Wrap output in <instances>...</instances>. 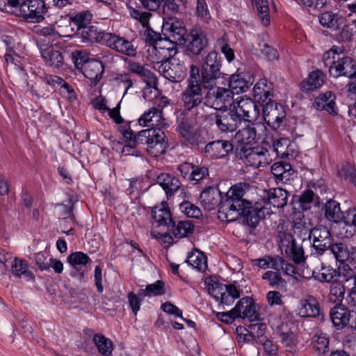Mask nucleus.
<instances>
[{"mask_svg":"<svg viewBox=\"0 0 356 356\" xmlns=\"http://www.w3.org/2000/svg\"><path fill=\"white\" fill-rule=\"evenodd\" d=\"M128 70L131 72L141 77L149 87H154L156 86V78L154 74L151 70L146 68L143 64L138 62L130 60L128 63Z\"/></svg>","mask_w":356,"mask_h":356,"instance_id":"c85d7f7f","label":"nucleus"},{"mask_svg":"<svg viewBox=\"0 0 356 356\" xmlns=\"http://www.w3.org/2000/svg\"><path fill=\"white\" fill-rule=\"evenodd\" d=\"M195 15L202 22L209 23L211 14L206 0H197Z\"/></svg>","mask_w":356,"mask_h":356,"instance_id":"864d4df0","label":"nucleus"},{"mask_svg":"<svg viewBox=\"0 0 356 356\" xmlns=\"http://www.w3.org/2000/svg\"><path fill=\"white\" fill-rule=\"evenodd\" d=\"M175 238H181L191 236L194 232V225L191 220H181L177 224L173 220L168 229Z\"/></svg>","mask_w":356,"mask_h":356,"instance_id":"c9c22d12","label":"nucleus"},{"mask_svg":"<svg viewBox=\"0 0 356 356\" xmlns=\"http://www.w3.org/2000/svg\"><path fill=\"white\" fill-rule=\"evenodd\" d=\"M314 193L310 190H306L302 193L299 198L300 207L302 210H307L310 209V204L313 202Z\"/></svg>","mask_w":356,"mask_h":356,"instance_id":"69168bd1","label":"nucleus"},{"mask_svg":"<svg viewBox=\"0 0 356 356\" xmlns=\"http://www.w3.org/2000/svg\"><path fill=\"white\" fill-rule=\"evenodd\" d=\"M77 34L81 35L83 42H99L104 45V35L108 34V32L98 31L95 26H87L80 29Z\"/></svg>","mask_w":356,"mask_h":356,"instance_id":"2f4dec72","label":"nucleus"},{"mask_svg":"<svg viewBox=\"0 0 356 356\" xmlns=\"http://www.w3.org/2000/svg\"><path fill=\"white\" fill-rule=\"evenodd\" d=\"M180 209L189 218H198L202 215L201 210L188 201L182 202L180 204Z\"/></svg>","mask_w":356,"mask_h":356,"instance_id":"13d9d810","label":"nucleus"},{"mask_svg":"<svg viewBox=\"0 0 356 356\" xmlns=\"http://www.w3.org/2000/svg\"><path fill=\"white\" fill-rule=\"evenodd\" d=\"M156 182L165 191L167 199L169 200L176 191H181L183 197H188V193L185 188L181 187V182L178 178L170 174H161L156 178Z\"/></svg>","mask_w":356,"mask_h":356,"instance_id":"a211bd4d","label":"nucleus"},{"mask_svg":"<svg viewBox=\"0 0 356 356\" xmlns=\"http://www.w3.org/2000/svg\"><path fill=\"white\" fill-rule=\"evenodd\" d=\"M200 200L204 209L211 211L219 206L222 200L221 192L217 188L209 186L201 193Z\"/></svg>","mask_w":356,"mask_h":356,"instance_id":"393cba45","label":"nucleus"},{"mask_svg":"<svg viewBox=\"0 0 356 356\" xmlns=\"http://www.w3.org/2000/svg\"><path fill=\"white\" fill-rule=\"evenodd\" d=\"M337 174L344 180L350 182V179L356 175V168L349 163H343L337 167Z\"/></svg>","mask_w":356,"mask_h":356,"instance_id":"6e6d98bb","label":"nucleus"},{"mask_svg":"<svg viewBox=\"0 0 356 356\" xmlns=\"http://www.w3.org/2000/svg\"><path fill=\"white\" fill-rule=\"evenodd\" d=\"M162 31L166 38H170L174 42L182 44L185 42L186 29L183 26L182 22L175 19H170L163 23Z\"/></svg>","mask_w":356,"mask_h":356,"instance_id":"6ab92c4d","label":"nucleus"},{"mask_svg":"<svg viewBox=\"0 0 356 356\" xmlns=\"http://www.w3.org/2000/svg\"><path fill=\"white\" fill-rule=\"evenodd\" d=\"M204 96L203 86L186 85L180 95V106L184 111H191L197 108L202 102Z\"/></svg>","mask_w":356,"mask_h":356,"instance_id":"39448f33","label":"nucleus"},{"mask_svg":"<svg viewBox=\"0 0 356 356\" xmlns=\"http://www.w3.org/2000/svg\"><path fill=\"white\" fill-rule=\"evenodd\" d=\"M262 280H268L269 285L275 289H280L285 286L286 282L278 272L268 270L262 275Z\"/></svg>","mask_w":356,"mask_h":356,"instance_id":"09e8293b","label":"nucleus"},{"mask_svg":"<svg viewBox=\"0 0 356 356\" xmlns=\"http://www.w3.org/2000/svg\"><path fill=\"white\" fill-rule=\"evenodd\" d=\"M206 99L207 104L216 110L226 109L234 104L231 90L221 87L209 88L206 95Z\"/></svg>","mask_w":356,"mask_h":356,"instance_id":"6e6552de","label":"nucleus"},{"mask_svg":"<svg viewBox=\"0 0 356 356\" xmlns=\"http://www.w3.org/2000/svg\"><path fill=\"white\" fill-rule=\"evenodd\" d=\"M229 79V86L232 94L245 92L253 83L249 74H233Z\"/></svg>","mask_w":356,"mask_h":356,"instance_id":"7c9ffc66","label":"nucleus"},{"mask_svg":"<svg viewBox=\"0 0 356 356\" xmlns=\"http://www.w3.org/2000/svg\"><path fill=\"white\" fill-rule=\"evenodd\" d=\"M337 261L340 263L346 261L350 257V251L348 245L342 242L332 243L330 248Z\"/></svg>","mask_w":356,"mask_h":356,"instance_id":"79ce46f5","label":"nucleus"},{"mask_svg":"<svg viewBox=\"0 0 356 356\" xmlns=\"http://www.w3.org/2000/svg\"><path fill=\"white\" fill-rule=\"evenodd\" d=\"M290 141L285 138L276 140L273 144V151L276 154V156H291L290 150L292 145L289 144Z\"/></svg>","mask_w":356,"mask_h":356,"instance_id":"603ef678","label":"nucleus"},{"mask_svg":"<svg viewBox=\"0 0 356 356\" xmlns=\"http://www.w3.org/2000/svg\"><path fill=\"white\" fill-rule=\"evenodd\" d=\"M150 141L148 143V152L151 154H164L166 153L167 143L165 142V135L161 129H151Z\"/></svg>","mask_w":356,"mask_h":356,"instance_id":"412c9836","label":"nucleus"},{"mask_svg":"<svg viewBox=\"0 0 356 356\" xmlns=\"http://www.w3.org/2000/svg\"><path fill=\"white\" fill-rule=\"evenodd\" d=\"M286 113L283 106L273 101L266 102L263 108V118L266 123L273 129L280 127Z\"/></svg>","mask_w":356,"mask_h":356,"instance_id":"4468645a","label":"nucleus"},{"mask_svg":"<svg viewBox=\"0 0 356 356\" xmlns=\"http://www.w3.org/2000/svg\"><path fill=\"white\" fill-rule=\"evenodd\" d=\"M329 339L326 334L317 332L312 337L311 347L318 354H324L328 351Z\"/></svg>","mask_w":356,"mask_h":356,"instance_id":"4c0bfd02","label":"nucleus"},{"mask_svg":"<svg viewBox=\"0 0 356 356\" xmlns=\"http://www.w3.org/2000/svg\"><path fill=\"white\" fill-rule=\"evenodd\" d=\"M337 275L343 277L346 281H348L356 276L355 268H353L346 261L340 263L337 270Z\"/></svg>","mask_w":356,"mask_h":356,"instance_id":"4d7b16f0","label":"nucleus"},{"mask_svg":"<svg viewBox=\"0 0 356 356\" xmlns=\"http://www.w3.org/2000/svg\"><path fill=\"white\" fill-rule=\"evenodd\" d=\"M152 218L157 223V226H167L170 228L173 218L169 209L167 202H162L159 205L153 207L152 210Z\"/></svg>","mask_w":356,"mask_h":356,"instance_id":"a878e982","label":"nucleus"},{"mask_svg":"<svg viewBox=\"0 0 356 356\" xmlns=\"http://www.w3.org/2000/svg\"><path fill=\"white\" fill-rule=\"evenodd\" d=\"M13 274L17 277L25 276L28 278L33 277V273L28 270L27 264L22 259L15 258L11 262Z\"/></svg>","mask_w":356,"mask_h":356,"instance_id":"8fccbe9b","label":"nucleus"},{"mask_svg":"<svg viewBox=\"0 0 356 356\" xmlns=\"http://www.w3.org/2000/svg\"><path fill=\"white\" fill-rule=\"evenodd\" d=\"M234 146L232 143L225 140H218L209 143L204 147V153L211 156H227L232 154Z\"/></svg>","mask_w":356,"mask_h":356,"instance_id":"bb28decb","label":"nucleus"},{"mask_svg":"<svg viewBox=\"0 0 356 356\" xmlns=\"http://www.w3.org/2000/svg\"><path fill=\"white\" fill-rule=\"evenodd\" d=\"M41 56L45 60L46 64L50 67L59 68L64 64V57L62 52L53 46L42 49Z\"/></svg>","mask_w":356,"mask_h":356,"instance_id":"473e14b6","label":"nucleus"},{"mask_svg":"<svg viewBox=\"0 0 356 356\" xmlns=\"http://www.w3.org/2000/svg\"><path fill=\"white\" fill-rule=\"evenodd\" d=\"M249 327L251 330L252 339L257 343H262V340L260 338L265 334L266 325L264 323H257L250 325Z\"/></svg>","mask_w":356,"mask_h":356,"instance_id":"680f3d73","label":"nucleus"},{"mask_svg":"<svg viewBox=\"0 0 356 356\" xmlns=\"http://www.w3.org/2000/svg\"><path fill=\"white\" fill-rule=\"evenodd\" d=\"M345 293L346 286L341 281L335 280L330 285V299L337 305H342L341 302L344 298Z\"/></svg>","mask_w":356,"mask_h":356,"instance_id":"58836bf2","label":"nucleus"},{"mask_svg":"<svg viewBox=\"0 0 356 356\" xmlns=\"http://www.w3.org/2000/svg\"><path fill=\"white\" fill-rule=\"evenodd\" d=\"M253 92L254 99L263 104L271 102V97L273 96L271 87L268 85L266 79H260L254 85Z\"/></svg>","mask_w":356,"mask_h":356,"instance_id":"f704fd0d","label":"nucleus"},{"mask_svg":"<svg viewBox=\"0 0 356 356\" xmlns=\"http://www.w3.org/2000/svg\"><path fill=\"white\" fill-rule=\"evenodd\" d=\"M121 133L123 136L129 140V143L125 145L122 149V153L124 156H140V154L135 150V143L136 134L130 129V127L122 128Z\"/></svg>","mask_w":356,"mask_h":356,"instance_id":"a19ab883","label":"nucleus"},{"mask_svg":"<svg viewBox=\"0 0 356 356\" xmlns=\"http://www.w3.org/2000/svg\"><path fill=\"white\" fill-rule=\"evenodd\" d=\"M325 75L320 70L312 71L308 77L302 81L300 88L302 91L309 92L321 88L325 83Z\"/></svg>","mask_w":356,"mask_h":356,"instance_id":"c756f323","label":"nucleus"},{"mask_svg":"<svg viewBox=\"0 0 356 356\" xmlns=\"http://www.w3.org/2000/svg\"><path fill=\"white\" fill-rule=\"evenodd\" d=\"M258 10L262 24L267 26L270 24L269 7L268 0H250Z\"/></svg>","mask_w":356,"mask_h":356,"instance_id":"a18cd8bd","label":"nucleus"},{"mask_svg":"<svg viewBox=\"0 0 356 356\" xmlns=\"http://www.w3.org/2000/svg\"><path fill=\"white\" fill-rule=\"evenodd\" d=\"M322 273L314 276V279L320 282L332 283L337 277V270L330 266L322 267Z\"/></svg>","mask_w":356,"mask_h":356,"instance_id":"5fc2aeb1","label":"nucleus"},{"mask_svg":"<svg viewBox=\"0 0 356 356\" xmlns=\"http://www.w3.org/2000/svg\"><path fill=\"white\" fill-rule=\"evenodd\" d=\"M324 210V216L327 220L336 223L343 221L345 213L341 210L340 204L338 202L334 200L327 201Z\"/></svg>","mask_w":356,"mask_h":356,"instance_id":"72a5a7b5","label":"nucleus"},{"mask_svg":"<svg viewBox=\"0 0 356 356\" xmlns=\"http://www.w3.org/2000/svg\"><path fill=\"white\" fill-rule=\"evenodd\" d=\"M186 85L202 86L200 80L199 67L195 65L190 66L189 76L186 81Z\"/></svg>","mask_w":356,"mask_h":356,"instance_id":"e2e57ef3","label":"nucleus"},{"mask_svg":"<svg viewBox=\"0 0 356 356\" xmlns=\"http://www.w3.org/2000/svg\"><path fill=\"white\" fill-rule=\"evenodd\" d=\"M92 19V14L89 11L81 12L76 13L72 17L67 19V22L71 26L74 24L76 26V30L74 27L71 28V32L77 33L80 29L87 26Z\"/></svg>","mask_w":356,"mask_h":356,"instance_id":"e433bc0d","label":"nucleus"},{"mask_svg":"<svg viewBox=\"0 0 356 356\" xmlns=\"http://www.w3.org/2000/svg\"><path fill=\"white\" fill-rule=\"evenodd\" d=\"M186 262L200 272H204L207 268V258L202 252H192Z\"/></svg>","mask_w":356,"mask_h":356,"instance_id":"ea45409f","label":"nucleus"},{"mask_svg":"<svg viewBox=\"0 0 356 356\" xmlns=\"http://www.w3.org/2000/svg\"><path fill=\"white\" fill-rule=\"evenodd\" d=\"M177 44L175 43V47L169 49H164L163 51H160L159 58L156 60L153 59V63L159 64L162 61L171 60L175 58V56L178 51Z\"/></svg>","mask_w":356,"mask_h":356,"instance_id":"bf43d9fd","label":"nucleus"},{"mask_svg":"<svg viewBox=\"0 0 356 356\" xmlns=\"http://www.w3.org/2000/svg\"><path fill=\"white\" fill-rule=\"evenodd\" d=\"M154 68L172 82H179L186 76V68L183 63L175 58L155 64Z\"/></svg>","mask_w":356,"mask_h":356,"instance_id":"423d86ee","label":"nucleus"},{"mask_svg":"<svg viewBox=\"0 0 356 356\" xmlns=\"http://www.w3.org/2000/svg\"><path fill=\"white\" fill-rule=\"evenodd\" d=\"M153 118L152 120L150 127L154 129H161L167 125L165 120L162 116V111L159 108L152 107Z\"/></svg>","mask_w":356,"mask_h":356,"instance_id":"052dcab7","label":"nucleus"},{"mask_svg":"<svg viewBox=\"0 0 356 356\" xmlns=\"http://www.w3.org/2000/svg\"><path fill=\"white\" fill-rule=\"evenodd\" d=\"M221 60L218 54L214 51H210L203 59L202 65V79L204 84L220 78Z\"/></svg>","mask_w":356,"mask_h":356,"instance_id":"0eeeda50","label":"nucleus"},{"mask_svg":"<svg viewBox=\"0 0 356 356\" xmlns=\"http://www.w3.org/2000/svg\"><path fill=\"white\" fill-rule=\"evenodd\" d=\"M335 95L331 91H327L316 97L314 106L319 111H325L334 115L337 114L335 104Z\"/></svg>","mask_w":356,"mask_h":356,"instance_id":"b1692460","label":"nucleus"},{"mask_svg":"<svg viewBox=\"0 0 356 356\" xmlns=\"http://www.w3.org/2000/svg\"><path fill=\"white\" fill-rule=\"evenodd\" d=\"M104 45L118 53L129 57H134L137 54L136 47L132 42L119 35L108 33L104 35Z\"/></svg>","mask_w":356,"mask_h":356,"instance_id":"9b49d317","label":"nucleus"},{"mask_svg":"<svg viewBox=\"0 0 356 356\" xmlns=\"http://www.w3.org/2000/svg\"><path fill=\"white\" fill-rule=\"evenodd\" d=\"M21 15L31 22H40L44 19L43 15L47 12L43 0L23 1L19 5Z\"/></svg>","mask_w":356,"mask_h":356,"instance_id":"ddd939ff","label":"nucleus"},{"mask_svg":"<svg viewBox=\"0 0 356 356\" xmlns=\"http://www.w3.org/2000/svg\"><path fill=\"white\" fill-rule=\"evenodd\" d=\"M149 296H158L165 294V284L162 280H157L155 283L147 286Z\"/></svg>","mask_w":356,"mask_h":356,"instance_id":"338daca9","label":"nucleus"},{"mask_svg":"<svg viewBox=\"0 0 356 356\" xmlns=\"http://www.w3.org/2000/svg\"><path fill=\"white\" fill-rule=\"evenodd\" d=\"M244 191L242 188L234 186L228 192L225 200H222L219 204L218 218L222 221H234L237 220L241 213L244 207V202L242 197Z\"/></svg>","mask_w":356,"mask_h":356,"instance_id":"f03ea898","label":"nucleus"},{"mask_svg":"<svg viewBox=\"0 0 356 356\" xmlns=\"http://www.w3.org/2000/svg\"><path fill=\"white\" fill-rule=\"evenodd\" d=\"M177 129L179 131V134L189 142L191 144H195L197 142L200 137L199 134L194 132L191 126L184 121L179 123L177 127Z\"/></svg>","mask_w":356,"mask_h":356,"instance_id":"49530a36","label":"nucleus"},{"mask_svg":"<svg viewBox=\"0 0 356 356\" xmlns=\"http://www.w3.org/2000/svg\"><path fill=\"white\" fill-rule=\"evenodd\" d=\"M260 54L259 56H263L268 60H273L278 58V53L277 50L268 44L264 43L259 44Z\"/></svg>","mask_w":356,"mask_h":356,"instance_id":"0e129e2a","label":"nucleus"},{"mask_svg":"<svg viewBox=\"0 0 356 356\" xmlns=\"http://www.w3.org/2000/svg\"><path fill=\"white\" fill-rule=\"evenodd\" d=\"M312 237H313L312 247L318 256L323 255L332 244V236L330 230L325 226L320 225L312 228L308 238L310 239Z\"/></svg>","mask_w":356,"mask_h":356,"instance_id":"f8f14e48","label":"nucleus"},{"mask_svg":"<svg viewBox=\"0 0 356 356\" xmlns=\"http://www.w3.org/2000/svg\"><path fill=\"white\" fill-rule=\"evenodd\" d=\"M130 15L134 19L138 20L144 27L147 26L149 18L152 16V14L149 12H142L137 9L131 10Z\"/></svg>","mask_w":356,"mask_h":356,"instance_id":"774afa93","label":"nucleus"},{"mask_svg":"<svg viewBox=\"0 0 356 356\" xmlns=\"http://www.w3.org/2000/svg\"><path fill=\"white\" fill-rule=\"evenodd\" d=\"M288 192L280 188L270 189L266 192L262 202L267 207L272 205L273 207L280 209L286 205L288 201Z\"/></svg>","mask_w":356,"mask_h":356,"instance_id":"4be33fe9","label":"nucleus"},{"mask_svg":"<svg viewBox=\"0 0 356 356\" xmlns=\"http://www.w3.org/2000/svg\"><path fill=\"white\" fill-rule=\"evenodd\" d=\"M297 314L301 318H316L321 321L324 320V314L318 300L311 295L300 300V307Z\"/></svg>","mask_w":356,"mask_h":356,"instance_id":"dca6fc26","label":"nucleus"},{"mask_svg":"<svg viewBox=\"0 0 356 356\" xmlns=\"http://www.w3.org/2000/svg\"><path fill=\"white\" fill-rule=\"evenodd\" d=\"M343 47H332L323 56L324 65L329 69L330 75L337 78L344 76L350 79L356 78V63L348 56L343 55Z\"/></svg>","mask_w":356,"mask_h":356,"instance_id":"f257e3e1","label":"nucleus"},{"mask_svg":"<svg viewBox=\"0 0 356 356\" xmlns=\"http://www.w3.org/2000/svg\"><path fill=\"white\" fill-rule=\"evenodd\" d=\"M279 337L281 343L284 346L286 351L291 353L296 352L297 339L296 335L293 332H280Z\"/></svg>","mask_w":356,"mask_h":356,"instance_id":"c03bdc74","label":"nucleus"},{"mask_svg":"<svg viewBox=\"0 0 356 356\" xmlns=\"http://www.w3.org/2000/svg\"><path fill=\"white\" fill-rule=\"evenodd\" d=\"M253 124H247L245 127L239 129L235 134V140L244 147H241L243 156H264L262 151H259V147H252V145L255 143L257 131L253 127Z\"/></svg>","mask_w":356,"mask_h":356,"instance_id":"20e7f679","label":"nucleus"},{"mask_svg":"<svg viewBox=\"0 0 356 356\" xmlns=\"http://www.w3.org/2000/svg\"><path fill=\"white\" fill-rule=\"evenodd\" d=\"M242 211L241 216H243L247 224L253 228L257 227L261 220L273 213L270 208L266 207L262 202H257L252 206L251 202L246 200L244 202Z\"/></svg>","mask_w":356,"mask_h":356,"instance_id":"1a4fd4ad","label":"nucleus"},{"mask_svg":"<svg viewBox=\"0 0 356 356\" xmlns=\"http://www.w3.org/2000/svg\"><path fill=\"white\" fill-rule=\"evenodd\" d=\"M74 64L78 66L83 65L84 76L90 81V83L96 86L102 77L104 66L97 60H86L82 56L81 51L73 53Z\"/></svg>","mask_w":356,"mask_h":356,"instance_id":"7ed1b4c3","label":"nucleus"},{"mask_svg":"<svg viewBox=\"0 0 356 356\" xmlns=\"http://www.w3.org/2000/svg\"><path fill=\"white\" fill-rule=\"evenodd\" d=\"M339 19V16L331 11H326L318 15L319 23L323 26L329 29H337L338 27V22Z\"/></svg>","mask_w":356,"mask_h":356,"instance_id":"de8ad7c7","label":"nucleus"},{"mask_svg":"<svg viewBox=\"0 0 356 356\" xmlns=\"http://www.w3.org/2000/svg\"><path fill=\"white\" fill-rule=\"evenodd\" d=\"M233 110L240 117L248 123L254 122L259 115V109L250 98H241L237 102H234Z\"/></svg>","mask_w":356,"mask_h":356,"instance_id":"2eb2a0df","label":"nucleus"},{"mask_svg":"<svg viewBox=\"0 0 356 356\" xmlns=\"http://www.w3.org/2000/svg\"><path fill=\"white\" fill-rule=\"evenodd\" d=\"M280 238V247L285 248L286 256L295 264H300L306 259L304 249L301 244H298L293 236L285 232L279 233Z\"/></svg>","mask_w":356,"mask_h":356,"instance_id":"9d476101","label":"nucleus"},{"mask_svg":"<svg viewBox=\"0 0 356 356\" xmlns=\"http://www.w3.org/2000/svg\"><path fill=\"white\" fill-rule=\"evenodd\" d=\"M213 120L218 129L222 132H232L235 131L238 123L241 122L240 117L236 114L234 110L216 113Z\"/></svg>","mask_w":356,"mask_h":356,"instance_id":"f3484780","label":"nucleus"},{"mask_svg":"<svg viewBox=\"0 0 356 356\" xmlns=\"http://www.w3.org/2000/svg\"><path fill=\"white\" fill-rule=\"evenodd\" d=\"M253 306V300L250 297H245L241 298L236 305V306L232 309V314H235L237 318H245V313L248 308Z\"/></svg>","mask_w":356,"mask_h":356,"instance_id":"3c124183","label":"nucleus"},{"mask_svg":"<svg viewBox=\"0 0 356 356\" xmlns=\"http://www.w3.org/2000/svg\"><path fill=\"white\" fill-rule=\"evenodd\" d=\"M92 340L101 354L109 355L112 353L113 343L109 339L102 334H96Z\"/></svg>","mask_w":356,"mask_h":356,"instance_id":"37998d69","label":"nucleus"},{"mask_svg":"<svg viewBox=\"0 0 356 356\" xmlns=\"http://www.w3.org/2000/svg\"><path fill=\"white\" fill-rule=\"evenodd\" d=\"M207 45V39L205 33L200 29H192L186 46L188 51L193 55H200Z\"/></svg>","mask_w":356,"mask_h":356,"instance_id":"aec40b11","label":"nucleus"},{"mask_svg":"<svg viewBox=\"0 0 356 356\" xmlns=\"http://www.w3.org/2000/svg\"><path fill=\"white\" fill-rule=\"evenodd\" d=\"M349 309L343 305H336L330 312V317L333 326L337 330L346 328Z\"/></svg>","mask_w":356,"mask_h":356,"instance_id":"cd10ccee","label":"nucleus"},{"mask_svg":"<svg viewBox=\"0 0 356 356\" xmlns=\"http://www.w3.org/2000/svg\"><path fill=\"white\" fill-rule=\"evenodd\" d=\"M68 263L75 269L76 272L72 273V277H76L80 282L84 281V270L81 267L92 262L90 257L82 252H75L67 257Z\"/></svg>","mask_w":356,"mask_h":356,"instance_id":"5701e85b","label":"nucleus"}]
</instances>
